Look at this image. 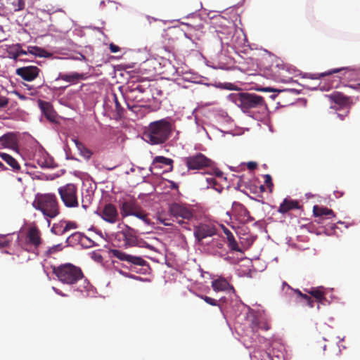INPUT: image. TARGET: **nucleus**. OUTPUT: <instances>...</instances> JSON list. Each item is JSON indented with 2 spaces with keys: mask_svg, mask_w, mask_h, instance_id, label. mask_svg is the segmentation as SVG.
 Segmentation results:
<instances>
[{
  "mask_svg": "<svg viewBox=\"0 0 360 360\" xmlns=\"http://www.w3.org/2000/svg\"><path fill=\"white\" fill-rule=\"evenodd\" d=\"M229 99L245 113L252 112L255 110L264 112L267 109L264 98L256 94L232 93L229 94Z\"/></svg>",
  "mask_w": 360,
  "mask_h": 360,
  "instance_id": "1",
  "label": "nucleus"
},
{
  "mask_svg": "<svg viewBox=\"0 0 360 360\" xmlns=\"http://www.w3.org/2000/svg\"><path fill=\"white\" fill-rule=\"evenodd\" d=\"M172 124L167 119L152 122L146 128L143 135L146 141L151 145L165 143L172 132Z\"/></svg>",
  "mask_w": 360,
  "mask_h": 360,
  "instance_id": "2",
  "label": "nucleus"
},
{
  "mask_svg": "<svg viewBox=\"0 0 360 360\" xmlns=\"http://www.w3.org/2000/svg\"><path fill=\"white\" fill-rule=\"evenodd\" d=\"M32 206L35 210L40 211L46 219H53L60 214L57 197L53 193H38L32 202Z\"/></svg>",
  "mask_w": 360,
  "mask_h": 360,
  "instance_id": "3",
  "label": "nucleus"
},
{
  "mask_svg": "<svg viewBox=\"0 0 360 360\" xmlns=\"http://www.w3.org/2000/svg\"><path fill=\"white\" fill-rule=\"evenodd\" d=\"M53 273L61 283L68 285H73L84 278L82 269L70 263L54 266Z\"/></svg>",
  "mask_w": 360,
  "mask_h": 360,
  "instance_id": "4",
  "label": "nucleus"
},
{
  "mask_svg": "<svg viewBox=\"0 0 360 360\" xmlns=\"http://www.w3.org/2000/svg\"><path fill=\"white\" fill-rule=\"evenodd\" d=\"M169 212L183 227H186L185 220H191L194 216L193 210L189 206L177 202L172 203L169 207Z\"/></svg>",
  "mask_w": 360,
  "mask_h": 360,
  "instance_id": "5",
  "label": "nucleus"
},
{
  "mask_svg": "<svg viewBox=\"0 0 360 360\" xmlns=\"http://www.w3.org/2000/svg\"><path fill=\"white\" fill-rule=\"evenodd\" d=\"M58 194L64 205L68 208L79 207L77 187L74 184H68L58 189Z\"/></svg>",
  "mask_w": 360,
  "mask_h": 360,
  "instance_id": "6",
  "label": "nucleus"
},
{
  "mask_svg": "<svg viewBox=\"0 0 360 360\" xmlns=\"http://www.w3.org/2000/svg\"><path fill=\"white\" fill-rule=\"evenodd\" d=\"M146 89L143 85L137 84L135 87L129 88L126 92V99L128 101L127 106L132 109L136 105L142 106L146 103L145 94Z\"/></svg>",
  "mask_w": 360,
  "mask_h": 360,
  "instance_id": "7",
  "label": "nucleus"
},
{
  "mask_svg": "<svg viewBox=\"0 0 360 360\" xmlns=\"http://www.w3.org/2000/svg\"><path fill=\"white\" fill-rule=\"evenodd\" d=\"M183 162L188 170L203 169L211 167L212 165V160L201 153H197L193 155L185 157L183 158Z\"/></svg>",
  "mask_w": 360,
  "mask_h": 360,
  "instance_id": "8",
  "label": "nucleus"
},
{
  "mask_svg": "<svg viewBox=\"0 0 360 360\" xmlns=\"http://www.w3.org/2000/svg\"><path fill=\"white\" fill-rule=\"evenodd\" d=\"M115 240L124 248L136 246L138 244L137 231L128 225H124L123 229L116 233Z\"/></svg>",
  "mask_w": 360,
  "mask_h": 360,
  "instance_id": "9",
  "label": "nucleus"
},
{
  "mask_svg": "<svg viewBox=\"0 0 360 360\" xmlns=\"http://www.w3.org/2000/svg\"><path fill=\"white\" fill-rule=\"evenodd\" d=\"M119 206L121 215L123 218L132 216L134 212L140 207L137 200L130 195L122 198L119 200Z\"/></svg>",
  "mask_w": 360,
  "mask_h": 360,
  "instance_id": "10",
  "label": "nucleus"
},
{
  "mask_svg": "<svg viewBox=\"0 0 360 360\" xmlns=\"http://www.w3.org/2000/svg\"><path fill=\"white\" fill-rule=\"evenodd\" d=\"M41 70L37 66L28 65L16 69L15 74L23 80L32 82L39 75Z\"/></svg>",
  "mask_w": 360,
  "mask_h": 360,
  "instance_id": "11",
  "label": "nucleus"
},
{
  "mask_svg": "<svg viewBox=\"0 0 360 360\" xmlns=\"http://www.w3.org/2000/svg\"><path fill=\"white\" fill-rule=\"evenodd\" d=\"M42 243L43 239L39 229L35 225L30 226L26 233V243L37 248Z\"/></svg>",
  "mask_w": 360,
  "mask_h": 360,
  "instance_id": "12",
  "label": "nucleus"
},
{
  "mask_svg": "<svg viewBox=\"0 0 360 360\" xmlns=\"http://www.w3.org/2000/svg\"><path fill=\"white\" fill-rule=\"evenodd\" d=\"M110 253L112 257H116L121 261L127 262L130 264L139 266H144L146 264V261L143 258L128 255L117 249L110 250Z\"/></svg>",
  "mask_w": 360,
  "mask_h": 360,
  "instance_id": "13",
  "label": "nucleus"
},
{
  "mask_svg": "<svg viewBox=\"0 0 360 360\" xmlns=\"http://www.w3.org/2000/svg\"><path fill=\"white\" fill-rule=\"evenodd\" d=\"M101 217L108 223L115 224L119 219V213L116 206L112 203H108L102 209Z\"/></svg>",
  "mask_w": 360,
  "mask_h": 360,
  "instance_id": "14",
  "label": "nucleus"
},
{
  "mask_svg": "<svg viewBox=\"0 0 360 360\" xmlns=\"http://www.w3.org/2000/svg\"><path fill=\"white\" fill-rule=\"evenodd\" d=\"M217 233L215 227L209 224H200L195 227L194 235L198 241Z\"/></svg>",
  "mask_w": 360,
  "mask_h": 360,
  "instance_id": "15",
  "label": "nucleus"
},
{
  "mask_svg": "<svg viewBox=\"0 0 360 360\" xmlns=\"http://www.w3.org/2000/svg\"><path fill=\"white\" fill-rule=\"evenodd\" d=\"M38 105L48 120L52 122H56L57 114L51 103L39 100Z\"/></svg>",
  "mask_w": 360,
  "mask_h": 360,
  "instance_id": "16",
  "label": "nucleus"
},
{
  "mask_svg": "<svg viewBox=\"0 0 360 360\" xmlns=\"http://www.w3.org/2000/svg\"><path fill=\"white\" fill-rule=\"evenodd\" d=\"M173 160L164 156H156L154 158L150 171L154 173L153 170L160 169L162 165L169 166V171L173 169Z\"/></svg>",
  "mask_w": 360,
  "mask_h": 360,
  "instance_id": "17",
  "label": "nucleus"
},
{
  "mask_svg": "<svg viewBox=\"0 0 360 360\" xmlns=\"http://www.w3.org/2000/svg\"><path fill=\"white\" fill-rule=\"evenodd\" d=\"M86 78V77L84 74L74 72L68 74L60 73L56 80L60 79L66 82L75 84L79 81L85 79Z\"/></svg>",
  "mask_w": 360,
  "mask_h": 360,
  "instance_id": "18",
  "label": "nucleus"
},
{
  "mask_svg": "<svg viewBox=\"0 0 360 360\" xmlns=\"http://www.w3.org/2000/svg\"><path fill=\"white\" fill-rule=\"evenodd\" d=\"M221 229L224 235L226 236L228 247L231 251L243 252L242 249L239 247L238 242L236 241L232 232L226 228L225 226L221 225Z\"/></svg>",
  "mask_w": 360,
  "mask_h": 360,
  "instance_id": "19",
  "label": "nucleus"
},
{
  "mask_svg": "<svg viewBox=\"0 0 360 360\" xmlns=\"http://www.w3.org/2000/svg\"><path fill=\"white\" fill-rule=\"evenodd\" d=\"M301 206L297 200H292L290 198H285L280 205L278 212L281 214H285L290 210H299Z\"/></svg>",
  "mask_w": 360,
  "mask_h": 360,
  "instance_id": "20",
  "label": "nucleus"
},
{
  "mask_svg": "<svg viewBox=\"0 0 360 360\" xmlns=\"http://www.w3.org/2000/svg\"><path fill=\"white\" fill-rule=\"evenodd\" d=\"M328 98L340 108L348 107L350 104V98L340 92H334Z\"/></svg>",
  "mask_w": 360,
  "mask_h": 360,
  "instance_id": "21",
  "label": "nucleus"
},
{
  "mask_svg": "<svg viewBox=\"0 0 360 360\" xmlns=\"http://www.w3.org/2000/svg\"><path fill=\"white\" fill-rule=\"evenodd\" d=\"M304 291L314 297L319 304H324L326 301L324 288L322 286L311 288L309 290L305 289Z\"/></svg>",
  "mask_w": 360,
  "mask_h": 360,
  "instance_id": "22",
  "label": "nucleus"
},
{
  "mask_svg": "<svg viewBox=\"0 0 360 360\" xmlns=\"http://www.w3.org/2000/svg\"><path fill=\"white\" fill-rule=\"evenodd\" d=\"M17 144L16 136L12 132L7 133L0 137V146L12 148Z\"/></svg>",
  "mask_w": 360,
  "mask_h": 360,
  "instance_id": "23",
  "label": "nucleus"
},
{
  "mask_svg": "<svg viewBox=\"0 0 360 360\" xmlns=\"http://www.w3.org/2000/svg\"><path fill=\"white\" fill-rule=\"evenodd\" d=\"M0 158L5 161L15 172H19L21 167L18 162L11 155L6 153L0 152Z\"/></svg>",
  "mask_w": 360,
  "mask_h": 360,
  "instance_id": "24",
  "label": "nucleus"
},
{
  "mask_svg": "<svg viewBox=\"0 0 360 360\" xmlns=\"http://www.w3.org/2000/svg\"><path fill=\"white\" fill-rule=\"evenodd\" d=\"M212 287L216 292L226 290L229 288H233V287L231 286L229 282L224 278H219L213 281L212 283Z\"/></svg>",
  "mask_w": 360,
  "mask_h": 360,
  "instance_id": "25",
  "label": "nucleus"
},
{
  "mask_svg": "<svg viewBox=\"0 0 360 360\" xmlns=\"http://www.w3.org/2000/svg\"><path fill=\"white\" fill-rule=\"evenodd\" d=\"M233 210L234 213L238 214H240V217H243L241 220H246L245 218L248 217L250 214L248 210L245 208V207L239 202H233Z\"/></svg>",
  "mask_w": 360,
  "mask_h": 360,
  "instance_id": "26",
  "label": "nucleus"
},
{
  "mask_svg": "<svg viewBox=\"0 0 360 360\" xmlns=\"http://www.w3.org/2000/svg\"><path fill=\"white\" fill-rule=\"evenodd\" d=\"M73 141L82 156L87 160L91 157V151L88 149L82 142L77 139H73Z\"/></svg>",
  "mask_w": 360,
  "mask_h": 360,
  "instance_id": "27",
  "label": "nucleus"
},
{
  "mask_svg": "<svg viewBox=\"0 0 360 360\" xmlns=\"http://www.w3.org/2000/svg\"><path fill=\"white\" fill-rule=\"evenodd\" d=\"M313 212L316 217L334 215L332 210L327 207H319L318 205L314 206Z\"/></svg>",
  "mask_w": 360,
  "mask_h": 360,
  "instance_id": "28",
  "label": "nucleus"
},
{
  "mask_svg": "<svg viewBox=\"0 0 360 360\" xmlns=\"http://www.w3.org/2000/svg\"><path fill=\"white\" fill-rule=\"evenodd\" d=\"M132 216H134L142 220L144 224L147 225L150 224V220L148 218V214L142 209L141 206L139 207V209L136 210L135 212H134Z\"/></svg>",
  "mask_w": 360,
  "mask_h": 360,
  "instance_id": "29",
  "label": "nucleus"
},
{
  "mask_svg": "<svg viewBox=\"0 0 360 360\" xmlns=\"http://www.w3.org/2000/svg\"><path fill=\"white\" fill-rule=\"evenodd\" d=\"M207 187L214 189L218 193H221L223 190V186L217 183L214 177H209L206 179Z\"/></svg>",
  "mask_w": 360,
  "mask_h": 360,
  "instance_id": "30",
  "label": "nucleus"
},
{
  "mask_svg": "<svg viewBox=\"0 0 360 360\" xmlns=\"http://www.w3.org/2000/svg\"><path fill=\"white\" fill-rule=\"evenodd\" d=\"M63 250V246L61 244H58L49 248L45 252V256L47 257H51L53 254H56Z\"/></svg>",
  "mask_w": 360,
  "mask_h": 360,
  "instance_id": "31",
  "label": "nucleus"
},
{
  "mask_svg": "<svg viewBox=\"0 0 360 360\" xmlns=\"http://www.w3.org/2000/svg\"><path fill=\"white\" fill-rule=\"evenodd\" d=\"M77 225L75 222L68 221V222H66L65 226L61 230H59L58 232H57L56 233L63 235L71 229H77Z\"/></svg>",
  "mask_w": 360,
  "mask_h": 360,
  "instance_id": "32",
  "label": "nucleus"
},
{
  "mask_svg": "<svg viewBox=\"0 0 360 360\" xmlns=\"http://www.w3.org/2000/svg\"><path fill=\"white\" fill-rule=\"evenodd\" d=\"M253 357L255 359L261 358V360H269L270 359V355L264 351H257L253 354Z\"/></svg>",
  "mask_w": 360,
  "mask_h": 360,
  "instance_id": "33",
  "label": "nucleus"
},
{
  "mask_svg": "<svg viewBox=\"0 0 360 360\" xmlns=\"http://www.w3.org/2000/svg\"><path fill=\"white\" fill-rule=\"evenodd\" d=\"M198 297L203 300L208 304H210L212 306H219L218 304V301L214 298H212L206 295H198Z\"/></svg>",
  "mask_w": 360,
  "mask_h": 360,
  "instance_id": "34",
  "label": "nucleus"
},
{
  "mask_svg": "<svg viewBox=\"0 0 360 360\" xmlns=\"http://www.w3.org/2000/svg\"><path fill=\"white\" fill-rule=\"evenodd\" d=\"M27 51L32 55L41 56L43 50L37 46H28Z\"/></svg>",
  "mask_w": 360,
  "mask_h": 360,
  "instance_id": "35",
  "label": "nucleus"
},
{
  "mask_svg": "<svg viewBox=\"0 0 360 360\" xmlns=\"http://www.w3.org/2000/svg\"><path fill=\"white\" fill-rule=\"evenodd\" d=\"M264 182L268 187L269 192L271 193L273 191L274 184L272 182V178L270 174H265L264 176Z\"/></svg>",
  "mask_w": 360,
  "mask_h": 360,
  "instance_id": "36",
  "label": "nucleus"
},
{
  "mask_svg": "<svg viewBox=\"0 0 360 360\" xmlns=\"http://www.w3.org/2000/svg\"><path fill=\"white\" fill-rule=\"evenodd\" d=\"M113 98H114V102H115V110L117 111V113L118 115L121 116V115L124 112V108L122 107L121 104L118 101L117 97L115 94L113 95Z\"/></svg>",
  "mask_w": 360,
  "mask_h": 360,
  "instance_id": "37",
  "label": "nucleus"
},
{
  "mask_svg": "<svg viewBox=\"0 0 360 360\" xmlns=\"http://www.w3.org/2000/svg\"><path fill=\"white\" fill-rule=\"evenodd\" d=\"M9 103V98L6 96H2L0 94V108H4L7 107Z\"/></svg>",
  "mask_w": 360,
  "mask_h": 360,
  "instance_id": "38",
  "label": "nucleus"
},
{
  "mask_svg": "<svg viewBox=\"0 0 360 360\" xmlns=\"http://www.w3.org/2000/svg\"><path fill=\"white\" fill-rule=\"evenodd\" d=\"M11 55V58L14 60H17L18 58L20 57L18 51L16 47H15V45L13 46L12 50L9 53Z\"/></svg>",
  "mask_w": 360,
  "mask_h": 360,
  "instance_id": "39",
  "label": "nucleus"
},
{
  "mask_svg": "<svg viewBox=\"0 0 360 360\" xmlns=\"http://www.w3.org/2000/svg\"><path fill=\"white\" fill-rule=\"evenodd\" d=\"M15 47L17 48L18 51V53L20 54V56H22V55H27V51H25L22 49V46L20 44H17L15 45Z\"/></svg>",
  "mask_w": 360,
  "mask_h": 360,
  "instance_id": "40",
  "label": "nucleus"
},
{
  "mask_svg": "<svg viewBox=\"0 0 360 360\" xmlns=\"http://www.w3.org/2000/svg\"><path fill=\"white\" fill-rule=\"evenodd\" d=\"M262 91H264L277 92L278 94H282V93H284V92L285 91V89L280 90V89H271V88H264V89H262Z\"/></svg>",
  "mask_w": 360,
  "mask_h": 360,
  "instance_id": "41",
  "label": "nucleus"
},
{
  "mask_svg": "<svg viewBox=\"0 0 360 360\" xmlns=\"http://www.w3.org/2000/svg\"><path fill=\"white\" fill-rule=\"evenodd\" d=\"M109 48L112 53H117L120 51V48L112 43L110 44Z\"/></svg>",
  "mask_w": 360,
  "mask_h": 360,
  "instance_id": "42",
  "label": "nucleus"
},
{
  "mask_svg": "<svg viewBox=\"0 0 360 360\" xmlns=\"http://www.w3.org/2000/svg\"><path fill=\"white\" fill-rule=\"evenodd\" d=\"M82 238V234L80 233L76 232L73 234H72L67 240H68L70 238H75V240H80Z\"/></svg>",
  "mask_w": 360,
  "mask_h": 360,
  "instance_id": "43",
  "label": "nucleus"
},
{
  "mask_svg": "<svg viewBox=\"0 0 360 360\" xmlns=\"http://www.w3.org/2000/svg\"><path fill=\"white\" fill-rule=\"evenodd\" d=\"M247 167L250 170H254L257 167V163L255 162H249L247 164Z\"/></svg>",
  "mask_w": 360,
  "mask_h": 360,
  "instance_id": "44",
  "label": "nucleus"
},
{
  "mask_svg": "<svg viewBox=\"0 0 360 360\" xmlns=\"http://www.w3.org/2000/svg\"><path fill=\"white\" fill-rule=\"evenodd\" d=\"M342 70H343V68L333 69V70H330L328 72L322 73L321 76H326V75H331V74H333V73H337V72H339L340 71H341Z\"/></svg>",
  "mask_w": 360,
  "mask_h": 360,
  "instance_id": "45",
  "label": "nucleus"
},
{
  "mask_svg": "<svg viewBox=\"0 0 360 360\" xmlns=\"http://www.w3.org/2000/svg\"><path fill=\"white\" fill-rule=\"evenodd\" d=\"M158 219L165 226H169L171 225L170 223H169L165 219H162L160 217H158Z\"/></svg>",
  "mask_w": 360,
  "mask_h": 360,
  "instance_id": "46",
  "label": "nucleus"
},
{
  "mask_svg": "<svg viewBox=\"0 0 360 360\" xmlns=\"http://www.w3.org/2000/svg\"><path fill=\"white\" fill-rule=\"evenodd\" d=\"M306 303L310 307V308H312L314 307V300L311 299V297H310V300H307L306 301Z\"/></svg>",
  "mask_w": 360,
  "mask_h": 360,
  "instance_id": "47",
  "label": "nucleus"
},
{
  "mask_svg": "<svg viewBox=\"0 0 360 360\" xmlns=\"http://www.w3.org/2000/svg\"><path fill=\"white\" fill-rule=\"evenodd\" d=\"M306 303L310 307V308H312L314 307V300L311 299V297H310V300H307L306 301Z\"/></svg>",
  "mask_w": 360,
  "mask_h": 360,
  "instance_id": "48",
  "label": "nucleus"
},
{
  "mask_svg": "<svg viewBox=\"0 0 360 360\" xmlns=\"http://www.w3.org/2000/svg\"><path fill=\"white\" fill-rule=\"evenodd\" d=\"M25 3L23 0H18V10L24 8Z\"/></svg>",
  "mask_w": 360,
  "mask_h": 360,
  "instance_id": "49",
  "label": "nucleus"
},
{
  "mask_svg": "<svg viewBox=\"0 0 360 360\" xmlns=\"http://www.w3.org/2000/svg\"><path fill=\"white\" fill-rule=\"evenodd\" d=\"M294 292L297 295L298 297H302L304 293H302L299 289L294 290Z\"/></svg>",
  "mask_w": 360,
  "mask_h": 360,
  "instance_id": "50",
  "label": "nucleus"
},
{
  "mask_svg": "<svg viewBox=\"0 0 360 360\" xmlns=\"http://www.w3.org/2000/svg\"><path fill=\"white\" fill-rule=\"evenodd\" d=\"M170 183V188H173V189H176L178 188V185L177 184H176L175 182H173V181H169Z\"/></svg>",
  "mask_w": 360,
  "mask_h": 360,
  "instance_id": "51",
  "label": "nucleus"
},
{
  "mask_svg": "<svg viewBox=\"0 0 360 360\" xmlns=\"http://www.w3.org/2000/svg\"><path fill=\"white\" fill-rule=\"evenodd\" d=\"M53 290L58 295H61V296H65V295L61 292L58 289L53 287Z\"/></svg>",
  "mask_w": 360,
  "mask_h": 360,
  "instance_id": "52",
  "label": "nucleus"
},
{
  "mask_svg": "<svg viewBox=\"0 0 360 360\" xmlns=\"http://www.w3.org/2000/svg\"><path fill=\"white\" fill-rule=\"evenodd\" d=\"M310 297L311 296L308 295L307 294H304L303 295V297H302V299H303L306 302L307 300H310Z\"/></svg>",
  "mask_w": 360,
  "mask_h": 360,
  "instance_id": "53",
  "label": "nucleus"
},
{
  "mask_svg": "<svg viewBox=\"0 0 360 360\" xmlns=\"http://www.w3.org/2000/svg\"><path fill=\"white\" fill-rule=\"evenodd\" d=\"M7 167L0 161V170H6Z\"/></svg>",
  "mask_w": 360,
  "mask_h": 360,
  "instance_id": "54",
  "label": "nucleus"
},
{
  "mask_svg": "<svg viewBox=\"0 0 360 360\" xmlns=\"http://www.w3.org/2000/svg\"><path fill=\"white\" fill-rule=\"evenodd\" d=\"M115 167H116V166H113V167H107V166H103V168L105 169L109 170V171L114 169Z\"/></svg>",
  "mask_w": 360,
  "mask_h": 360,
  "instance_id": "55",
  "label": "nucleus"
},
{
  "mask_svg": "<svg viewBox=\"0 0 360 360\" xmlns=\"http://www.w3.org/2000/svg\"><path fill=\"white\" fill-rule=\"evenodd\" d=\"M261 328H263V329H264L265 330H268L270 328V327L269 326V325H268V324H266V323H264V326H262V327H261Z\"/></svg>",
  "mask_w": 360,
  "mask_h": 360,
  "instance_id": "56",
  "label": "nucleus"
},
{
  "mask_svg": "<svg viewBox=\"0 0 360 360\" xmlns=\"http://www.w3.org/2000/svg\"><path fill=\"white\" fill-rule=\"evenodd\" d=\"M291 79V78H288V79H278L279 81L282 82H288Z\"/></svg>",
  "mask_w": 360,
  "mask_h": 360,
  "instance_id": "57",
  "label": "nucleus"
},
{
  "mask_svg": "<svg viewBox=\"0 0 360 360\" xmlns=\"http://www.w3.org/2000/svg\"><path fill=\"white\" fill-rule=\"evenodd\" d=\"M278 96V94H272L270 97L273 100H274Z\"/></svg>",
  "mask_w": 360,
  "mask_h": 360,
  "instance_id": "58",
  "label": "nucleus"
},
{
  "mask_svg": "<svg viewBox=\"0 0 360 360\" xmlns=\"http://www.w3.org/2000/svg\"><path fill=\"white\" fill-rule=\"evenodd\" d=\"M337 116H338V117L341 120H343V116H342V115H340V114H338H338H337Z\"/></svg>",
  "mask_w": 360,
  "mask_h": 360,
  "instance_id": "59",
  "label": "nucleus"
},
{
  "mask_svg": "<svg viewBox=\"0 0 360 360\" xmlns=\"http://www.w3.org/2000/svg\"><path fill=\"white\" fill-rule=\"evenodd\" d=\"M222 245H222V243H219V244H217V246L218 248H221V247H222Z\"/></svg>",
  "mask_w": 360,
  "mask_h": 360,
  "instance_id": "60",
  "label": "nucleus"
},
{
  "mask_svg": "<svg viewBox=\"0 0 360 360\" xmlns=\"http://www.w3.org/2000/svg\"><path fill=\"white\" fill-rule=\"evenodd\" d=\"M260 189H261V191H264V186H260Z\"/></svg>",
  "mask_w": 360,
  "mask_h": 360,
  "instance_id": "61",
  "label": "nucleus"
},
{
  "mask_svg": "<svg viewBox=\"0 0 360 360\" xmlns=\"http://www.w3.org/2000/svg\"><path fill=\"white\" fill-rule=\"evenodd\" d=\"M134 170H135V169H134L133 167H131V169H130V171H131V172H134Z\"/></svg>",
  "mask_w": 360,
  "mask_h": 360,
  "instance_id": "62",
  "label": "nucleus"
},
{
  "mask_svg": "<svg viewBox=\"0 0 360 360\" xmlns=\"http://www.w3.org/2000/svg\"><path fill=\"white\" fill-rule=\"evenodd\" d=\"M54 229H57V227H55V226H53V228H52L51 231H53V230Z\"/></svg>",
  "mask_w": 360,
  "mask_h": 360,
  "instance_id": "63",
  "label": "nucleus"
}]
</instances>
